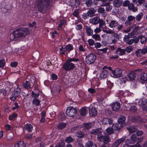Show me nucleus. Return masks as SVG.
Returning a JSON list of instances; mask_svg holds the SVG:
<instances>
[{"label":"nucleus","mask_w":147,"mask_h":147,"mask_svg":"<svg viewBox=\"0 0 147 147\" xmlns=\"http://www.w3.org/2000/svg\"><path fill=\"white\" fill-rule=\"evenodd\" d=\"M52 3V0H37L36 4L38 11L44 13L47 9L50 8Z\"/></svg>","instance_id":"1"},{"label":"nucleus","mask_w":147,"mask_h":147,"mask_svg":"<svg viewBox=\"0 0 147 147\" xmlns=\"http://www.w3.org/2000/svg\"><path fill=\"white\" fill-rule=\"evenodd\" d=\"M29 31L27 28H20L17 29L13 32L14 38L17 40L20 38L24 37L29 34Z\"/></svg>","instance_id":"2"},{"label":"nucleus","mask_w":147,"mask_h":147,"mask_svg":"<svg viewBox=\"0 0 147 147\" xmlns=\"http://www.w3.org/2000/svg\"><path fill=\"white\" fill-rule=\"evenodd\" d=\"M96 59V55L93 53H91L86 56L85 61L88 64H91L93 63Z\"/></svg>","instance_id":"3"},{"label":"nucleus","mask_w":147,"mask_h":147,"mask_svg":"<svg viewBox=\"0 0 147 147\" xmlns=\"http://www.w3.org/2000/svg\"><path fill=\"white\" fill-rule=\"evenodd\" d=\"M11 8L10 5L8 2L6 1H4L1 3V9L2 12H6Z\"/></svg>","instance_id":"4"},{"label":"nucleus","mask_w":147,"mask_h":147,"mask_svg":"<svg viewBox=\"0 0 147 147\" xmlns=\"http://www.w3.org/2000/svg\"><path fill=\"white\" fill-rule=\"evenodd\" d=\"M77 113V110L76 108H74L72 107H68L66 111V115L70 117H73Z\"/></svg>","instance_id":"5"},{"label":"nucleus","mask_w":147,"mask_h":147,"mask_svg":"<svg viewBox=\"0 0 147 147\" xmlns=\"http://www.w3.org/2000/svg\"><path fill=\"white\" fill-rule=\"evenodd\" d=\"M21 89L17 87L14 89V91L12 92L11 96L10 97V99L12 101L16 100V98L18 97L21 93Z\"/></svg>","instance_id":"6"},{"label":"nucleus","mask_w":147,"mask_h":147,"mask_svg":"<svg viewBox=\"0 0 147 147\" xmlns=\"http://www.w3.org/2000/svg\"><path fill=\"white\" fill-rule=\"evenodd\" d=\"M63 68L65 71H70L75 68L74 64L67 60L63 64Z\"/></svg>","instance_id":"7"},{"label":"nucleus","mask_w":147,"mask_h":147,"mask_svg":"<svg viewBox=\"0 0 147 147\" xmlns=\"http://www.w3.org/2000/svg\"><path fill=\"white\" fill-rule=\"evenodd\" d=\"M126 138V136H124L121 138L116 140L110 147H118L120 144L124 142Z\"/></svg>","instance_id":"8"},{"label":"nucleus","mask_w":147,"mask_h":147,"mask_svg":"<svg viewBox=\"0 0 147 147\" xmlns=\"http://www.w3.org/2000/svg\"><path fill=\"white\" fill-rule=\"evenodd\" d=\"M112 73L113 77L115 78H117L120 77L122 73V71L118 68L116 69L115 70L112 71Z\"/></svg>","instance_id":"9"},{"label":"nucleus","mask_w":147,"mask_h":147,"mask_svg":"<svg viewBox=\"0 0 147 147\" xmlns=\"http://www.w3.org/2000/svg\"><path fill=\"white\" fill-rule=\"evenodd\" d=\"M135 17L132 15L129 16L127 18V20L125 23L126 26H128L131 24L133 21H134Z\"/></svg>","instance_id":"10"},{"label":"nucleus","mask_w":147,"mask_h":147,"mask_svg":"<svg viewBox=\"0 0 147 147\" xmlns=\"http://www.w3.org/2000/svg\"><path fill=\"white\" fill-rule=\"evenodd\" d=\"M137 139L136 136L133 134L131 135L129 139L127 140V141L129 144H134L136 142Z\"/></svg>","instance_id":"11"},{"label":"nucleus","mask_w":147,"mask_h":147,"mask_svg":"<svg viewBox=\"0 0 147 147\" xmlns=\"http://www.w3.org/2000/svg\"><path fill=\"white\" fill-rule=\"evenodd\" d=\"M108 74L109 73L107 71L104 70V71H102L100 74L98 78L99 80L102 79H104L107 77Z\"/></svg>","instance_id":"12"},{"label":"nucleus","mask_w":147,"mask_h":147,"mask_svg":"<svg viewBox=\"0 0 147 147\" xmlns=\"http://www.w3.org/2000/svg\"><path fill=\"white\" fill-rule=\"evenodd\" d=\"M80 3L79 0H70L69 5L74 8H76Z\"/></svg>","instance_id":"13"},{"label":"nucleus","mask_w":147,"mask_h":147,"mask_svg":"<svg viewBox=\"0 0 147 147\" xmlns=\"http://www.w3.org/2000/svg\"><path fill=\"white\" fill-rule=\"evenodd\" d=\"M123 2V0H114L113 2V6L115 7L118 8L122 5Z\"/></svg>","instance_id":"14"},{"label":"nucleus","mask_w":147,"mask_h":147,"mask_svg":"<svg viewBox=\"0 0 147 147\" xmlns=\"http://www.w3.org/2000/svg\"><path fill=\"white\" fill-rule=\"evenodd\" d=\"M89 113L90 115L92 117H95L97 114V111L96 108L92 107L89 109Z\"/></svg>","instance_id":"15"},{"label":"nucleus","mask_w":147,"mask_h":147,"mask_svg":"<svg viewBox=\"0 0 147 147\" xmlns=\"http://www.w3.org/2000/svg\"><path fill=\"white\" fill-rule=\"evenodd\" d=\"M112 108L113 111H118L120 109V104L118 102H114L112 105Z\"/></svg>","instance_id":"16"},{"label":"nucleus","mask_w":147,"mask_h":147,"mask_svg":"<svg viewBox=\"0 0 147 147\" xmlns=\"http://www.w3.org/2000/svg\"><path fill=\"white\" fill-rule=\"evenodd\" d=\"M100 19L99 17H94L90 20V23L94 25L97 24L99 22Z\"/></svg>","instance_id":"17"},{"label":"nucleus","mask_w":147,"mask_h":147,"mask_svg":"<svg viewBox=\"0 0 147 147\" xmlns=\"http://www.w3.org/2000/svg\"><path fill=\"white\" fill-rule=\"evenodd\" d=\"M119 24L118 22L114 20L110 21L109 23V26L111 28H114L117 27Z\"/></svg>","instance_id":"18"},{"label":"nucleus","mask_w":147,"mask_h":147,"mask_svg":"<svg viewBox=\"0 0 147 147\" xmlns=\"http://www.w3.org/2000/svg\"><path fill=\"white\" fill-rule=\"evenodd\" d=\"M85 29L86 34L88 36H91L93 35V31L90 26H86Z\"/></svg>","instance_id":"19"},{"label":"nucleus","mask_w":147,"mask_h":147,"mask_svg":"<svg viewBox=\"0 0 147 147\" xmlns=\"http://www.w3.org/2000/svg\"><path fill=\"white\" fill-rule=\"evenodd\" d=\"M102 124L104 125H106L107 124L110 125L112 124L113 121L111 119L107 118H104L102 120Z\"/></svg>","instance_id":"20"},{"label":"nucleus","mask_w":147,"mask_h":147,"mask_svg":"<svg viewBox=\"0 0 147 147\" xmlns=\"http://www.w3.org/2000/svg\"><path fill=\"white\" fill-rule=\"evenodd\" d=\"M128 9L130 11H132L133 12H136L138 11V8L136 7H135L134 5L131 3H130L128 7Z\"/></svg>","instance_id":"21"},{"label":"nucleus","mask_w":147,"mask_h":147,"mask_svg":"<svg viewBox=\"0 0 147 147\" xmlns=\"http://www.w3.org/2000/svg\"><path fill=\"white\" fill-rule=\"evenodd\" d=\"M127 129L129 131L130 133H134L136 132L138 130L137 127L136 126H131L127 128Z\"/></svg>","instance_id":"22"},{"label":"nucleus","mask_w":147,"mask_h":147,"mask_svg":"<svg viewBox=\"0 0 147 147\" xmlns=\"http://www.w3.org/2000/svg\"><path fill=\"white\" fill-rule=\"evenodd\" d=\"M136 76V74L134 72L131 71L127 75V78L129 80H134Z\"/></svg>","instance_id":"23"},{"label":"nucleus","mask_w":147,"mask_h":147,"mask_svg":"<svg viewBox=\"0 0 147 147\" xmlns=\"http://www.w3.org/2000/svg\"><path fill=\"white\" fill-rule=\"evenodd\" d=\"M140 79L144 81H146L147 80V72H143L141 74L140 76Z\"/></svg>","instance_id":"24"},{"label":"nucleus","mask_w":147,"mask_h":147,"mask_svg":"<svg viewBox=\"0 0 147 147\" xmlns=\"http://www.w3.org/2000/svg\"><path fill=\"white\" fill-rule=\"evenodd\" d=\"M90 133L94 135H97L98 136L100 134L102 133L101 129L100 128L93 129L90 131Z\"/></svg>","instance_id":"25"},{"label":"nucleus","mask_w":147,"mask_h":147,"mask_svg":"<svg viewBox=\"0 0 147 147\" xmlns=\"http://www.w3.org/2000/svg\"><path fill=\"white\" fill-rule=\"evenodd\" d=\"M106 6V10L107 11L111 10L112 9V6L110 5L109 2L102 3L101 5V6Z\"/></svg>","instance_id":"26"},{"label":"nucleus","mask_w":147,"mask_h":147,"mask_svg":"<svg viewBox=\"0 0 147 147\" xmlns=\"http://www.w3.org/2000/svg\"><path fill=\"white\" fill-rule=\"evenodd\" d=\"M33 86V84L32 85L30 82L29 81H26L24 83L23 87L24 88L27 89H29L31 87Z\"/></svg>","instance_id":"27"},{"label":"nucleus","mask_w":147,"mask_h":147,"mask_svg":"<svg viewBox=\"0 0 147 147\" xmlns=\"http://www.w3.org/2000/svg\"><path fill=\"white\" fill-rule=\"evenodd\" d=\"M14 147H26V144L23 141L17 142L14 145Z\"/></svg>","instance_id":"28"},{"label":"nucleus","mask_w":147,"mask_h":147,"mask_svg":"<svg viewBox=\"0 0 147 147\" xmlns=\"http://www.w3.org/2000/svg\"><path fill=\"white\" fill-rule=\"evenodd\" d=\"M125 49H121L120 48H118L116 50V53L118 54L119 55L122 56L125 53Z\"/></svg>","instance_id":"29"},{"label":"nucleus","mask_w":147,"mask_h":147,"mask_svg":"<svg viewBox=\"0 0 147 147\" xmlns=\"http://www.w3.org/2000/svg\"><path fill=\"white\" fill-rule=\"evenodd\" d=\"M96 10L93 8H91L87 12V14L88 16L90 17H92L94 16V14Z\"/></svg>","instance_id":"30"},{"label":"nucleus","mask_w":147,"mask_h":147,"mask_svg":"<svg viewBox=\"0 0 147 147\" xmlns=\"http://www.w3.org/2000/svg\"><path fill=\"white\" fill-rule=\"evenodd\" d=\"M99 27L101 28L105 29V28H107L106 26V23L103 20L100 19L99 21Z\"/></svg>","instance_id":"31"},{"label":"nucleus","mask_w":147,"mask_h":147,"mask_svg":"<svg viewBox=\"0 0 147 147\" xmlns=\"http://www.w3.org/2000/svg\"><path fill=\"white\" fill-rule=\"evenodd\" d=\"M139 104L141 106H142L143 105L146 104L147 101L146 99L145 98H142L140 99L138 101Z\"/></svg>","instance_id":"32"},{"label":"nucleus","mask_w":147,"mask_h":147,"mask_svg":"<svg viewBox=\"0 0 147 147\" xmlns=\"http://www.w3.org/2000/svg\"><path fill=\"white\" fill-rule=\"evenodd\" d=\"M86 147H97L96 145L92 141L88 142L86 145Z\"/></svg>","instance_id":"33"},{"label":"nucleus","mask_w":147,"mask_h":147,"mask_svg":"<svg viewBox=\"0 0 147 147\" xmlns=\"http://www.w3.org/2000/svg\"><path fill=\"white\" fill-rule=\"evenodd\" d=\"M126 120L125 117L124 116H121L118 119V122L119 124L121 125V124L124 125V123Z\"/></svg>","instance_id":"34"},{"label":"nucleus","mask_w":147,"mask_h":147,"mask_svg":"<svg viewBox=\"0 0 147 147\" xmlns=\"http://www.w3.org/2000/svg\"><path fill=\"white\" fill-rule=\"evenodd\" d=\"M132 122H139L142 121V119L140 116L133 117L131 119Z\"/></svg>","instance_id":"35"},{"label":"nucleus","mask_w":147,"mask_h":147,"mask_svg":"<svg viewBox=\"0 0 147 147\" xmlns=\"http://www.w3.org/2000/svg\"><path fill=\"white\" fill-rule=\"evenodd\" d=\"M87 112L88 110L86 108L83 107L80 109V114L81 115L84 116L86 115Z\"/></svg>","instance_id":"36"},{"label":"nucleus","mask_w":147,"mask_h":147,"mask_svg":"<svg viewBox=\"0 0 147 147\" xmlns=\"http://www.w3.org/2000/svg\"><path fill=\"white\" fill-rule=\"evenodd\" d=\"M143 51L142 49H138L136 51L135 54L138 57H140L144 54L142 52Z\"/></svg>","instance_id":"37"},{"label":"nucleus","mask_w":147,"mask_h":147,"mask_svg":"<svg viewBox=\"0 0 147 147\" xmlns=\"http://www.w3.org/2000/svg\"><path fill=\"white\" fill-rule=\"evenodd\" d=\"M76 136L78 138H82L84 137L85 134L82 131H78L76 132Z\"/></svg>","instance_id":"38"},{"label":"nucleus","mask_w":147,"mask_h":147,"mask_svg":"<svg viewBox=\"0 0 147 147\" xmlns=\"http://www.w3.org/2000/svg\"><path fill=\"white\" fill-rule=\"evenodd\" d=\"M143 15V13L142 12L139 13L135 17L136 21H140L142 19Z\"/></svg>","instance_id":"39"},{"label":"nucleus","mask_w":147,"mask_h":147,"mask_svg":"<svg viewBox=\"0 0 147 147\" xmlns=\"http://www.w3.org/2000/svg\"><path fill=\"white\" fill-rule=\"evenodd\" d=\"M32 104L36 106H39L40 104V101L38 99L34 98L32 101Z\"/></svg>","instance_id":"40"},{"label":"nucleus","mask_w":147,"mask_h":147,"mask_svg":"<svg viewBox=\"0 0 147 147\" xmlns=\"http://www.w3.org/2000/svg\"><path fill=\"white\" fill-rule=\"evenodd\" d=\"M84 125V128L86 129H90L92 126V124L89 123H84L83 124Z\"/></svg>","instance_id":"41"},{"label":"nucleus","mask_w":147,"mask_h":147,"mask_svg":"<svg viewBox=\"0 0 147 147\" xmlns=\"http://www.w3.org/2000/svg\"><path fill=\"white\" fill-rule=\"evenodd\" d=\"M25 128L26 129L28 130L29 131H31L32 129V126L30 124H27L25 125Z\"/></svg>","instance_id":"42"},{"label":"nucleus","mask_w":147,"mask_h":147,"mask_svg":"<svg viewBox=\"0 0 147 147\" xmlns=\"http://www.w3.org/2000/svg\"><path fill=\"white\" fill-rule=\"evenodd\" d=\"M65 141L67 143H70L73 142L74 139L71 137L69 136L67 137L65 140Z\"/></svg>","instance_id":"43"},{"label":"nucleus","mask_w":147,"mask_h":147,"mask_svg":"<svg viewBox=\"0 0 147 147\" xmlns=\"http://www.w3.org/2000/svg\"><path fill=\"white\" fill-rule=\"evenodd\" d=\"M66 49L67 51L69 52L72 50L74 48L71 44H68L66 46Z\"/></svg>","instance_id":"44"},{"label":"nucleus","mask_w":147,"mask_h":147,"mask_svg":"<svg viewBox=\"0 0 147 147\" xmlns=\"http://www.w3.org/2000/svg\"><path fill=\"white\" fill-rule=\"evenodd\" d=\"M131 37V33H129L128 35H125L124 37L123 40L125 42H126L128 40H129L130 38Z\"/></svg>","instance_id":"45"},{"label":"nucleus","mask_w":147,"mask_h":147,"mask_svg":"<svg viewBox=\"0 0 147 147\" xmlns=\"http://www.w3.org/2000/svg\"><path fill=\"white\" fill-rule=\"evenodd\" d=\"M110 141V140L109 139V137L106 136H104L103 140L102 141L105 144L107 143V142H109Z\"/></svg>","instance_id":"46"},{"label":"nucleus","mask_w":147,"mask_h":147,"mask_svg":"<svg viewBox=\"0 0 147 147\" xmlns=\"http://www.w3.org/2000/svg\"><path fill=\"white\" fill-rule=\"evenodd\" d=\"M112 128L113 130H119L120 129V127H119L118 123L113 124L112 125Z\"/></svg>","instance_id":"47"},{"label":"nucleus","mask_w":147,"mask_h":147,"mask_svg":"<svg viewBox=\"0 0 147 147\" xmlns=\"http://www.w3.org/2000/svg\"><path fill=\"white\" fill-rule=\"evenodd\" d=\"M92 38L95 40H100V38L99 35L96 34L92 35Z\"/></svg>","instance_id":"48"},{"label":"nucleus","mask_w":147,"mask_h":147,"mask_svg":"<svg viewBox=\"0 0 147 147\" xmlns=\"http://www.w3.org/2000/svg\"><path fill=\"white\" fill-rule=\"evenodd\" d=\"M137 107L134 105L131 106L129 110L133 113L136 112L137 111Z\"/></svg>","instance_id":"49"},{"label":"nucleus","mask_w":147,"mask_h":147,"mask_svg":"<svg viewBox=\"0 0 147 147\" xmlns=\"http://www.w3.org/2000/svg\"><path fill=\"white\" fill-rule=\"evenodd\" d=\"M106 132L109 135H111L114 132V130L112 128L109 127L106 129Z\"/></svg>","instance_id":"50"},{"label":"nucleus","mask_w":147,"mask_h":147,"mask_svg":"<svg viewBox=\"0 0 147 147\" xmlns=\"http://www.w3.org/2000/svg\"><path fill=\"white\" fill-rule=\"evenodd\" d=\"M66 125L65 123H61L59 124L57 126L58 128L60 129H62L65 128Z\"/></svg>","instance_id":"51"},{"label":"nucleus","mask_w":147,"mask_h":147,"mask_svg":"<svg viewBox=\"0 0 147 147\" xmlns=\"http://www.w3.org/2000/svg\"><path fill=\"white\" fill-rule=\"evenodd\" d=\"M139 39L140 38V42L142 44H144L146 42V39L145 37L142 36H140Z\"/></svg>","instance_id":"52"},{"label":"nucleus","mask_w":147,"mask_h":147,"mask_svg":"<svg viewBox=\"0 0 147 147\" xmlns=\"http://www.w3.org/2000/svg\"><path fill=\"white\" fill-rule=\"evenodd\" d=\"M66 21L64 20H62L60 21V24L59 25V28H61L64 25Z\"/></svg>","instance_id":"53"},{"label":"nucleus","mask_w":147,"mask_h":147,"mask_svg":"<svg viewBox=\"0 0 147 147\" xmlns=\"http://www.w3.org/2000/svg\"><path fill=\"white\" fill-rule=\"evenodd\" d=\"M130 3V1L128 0H125L123 2V7H126L128 6Z\"/></svg>","instance_id":"54"},{"label":"nucleus","mask_w":147,"mask_h":147,"mask_svg":"<svg viewBox=\"0 0 147 147\" xmlns=\"http://www.w3.org/2000/svg\"><path fill=\"white\" fill-rule=\"evenodd\" d=\"M102 31L104 32L107 34H112L114 33L113 31L111 29H109V30H105V29L103 28Z\"/></svg>","instance_id":"55"},{"label":"nucleus","mask_w":147,"mask_h":147,"mask_svg":"<svg viewBox=\"0 0 147 147\" xmlns=\"http://www.w3.org/2000/svg\"><path fill=\"white\" fill-rule=\"evenodd\" d=\"M103 137H104V136H103L101 133H100L97 136L98 140L99 141H102Z\"/></svg>","instance_id":"56"},{"label":"nucleus","mask_w":147,"mask_h":147,"mask_svg":"<svg viewBox=\"0 0 147 147\" xmlns=\"http://www.w3.org/2000/svg\"><path fill=\"white\" fill-rule=\"evenodd\" d=\"M127 53H129L131 52L133 50V48L131 46H128L125 49Z\"/></svg>","instance_id":"57"},{"label":"nucleus","mask_w":147,"mask_h":147,"mask_svg":"<svg viewBox=\"0 0 147 147\" xmlns=\"http://www.w3.org/2000/svg\"><path fill=\"white\" fill-rule=\"evenodd\" d=\"M39 95V93L36 94L33 91H32V92L31 96L32 97H33L34 98H36L38 97Z\"/></svg>","instance_id":"58"},{"label":"nucleus","mask_w":147,"mask_h":147,"mask_svg":"<svg viewBox=\"0 0 147 147\" xmlns=\"http://www.w3.org/2000/svg\"><path fill=\"white\" fill-rule=\"evenodd\" d=\"M73 15L76 17H78V16L79 15V11L78 9L75 10L73 13Z\"/></svg>","instance_id":"59"},{"label":"nucleus","mask_w":147,"mask_h":147,"mask_svg":"<svg viewBox=\"0 0 147 147\" xmlns=\"http://www.w3.org/2000/svg\"><path fill=\"white\" fill-rule=\"evenodd\" d=\"M68 61L71 62L72 61H75V62H77L79 61V59L75 58H70L68 60H67Z\"/></svg>","instance_id":"60"},{"label":"nucleus","mask_w":147,"mask_h":147,"mask_svg":"<svg viewBox=\"0 0 147 147\" xmlns=\"http://www.w3.org/2000/svg\"><path fill=\"white\" fill-rule=\"evenodd\" d=\"M88 42L90 46H92L94 43V41L92 39H89L88 40Z\"/></svg>","instance_id":"61"},{"label":"nucleus","mask_w":147,"mask_h":147,"mask_svg":"<svg viewBox=\"0 0 147 147\" xmlns=\"http://www.w3.org/2000/svg\"><path fill=\"white\" fill-rule=\"evenodd\" d=\"M92 3V0H88L86 1L85 4L88 7L90 6Z\"/></svg>","instance_id":"62"},{"label":"nucleus","mask_w":147,"mask_h":147,"mask_svg":"<svg viewBox=\"0 0 147 147\" xmlns=\"http://www.w3.org/2000/svg\"><path fill=\"white\" fill-rule=\"evenodd\" d=\"M5 63V61L3 60H0V68L4 67Z\"/></svg>","instance_id":"63"},{"label":"nucleus","mask_w":147,"mask_h":147,"mask_svg":"<svg viewBox=\"0 0 147 147\" xmlns=\"http://www.w3.org/2000/svg\"><path fill=\"white\" fill-rule=\"evenodd\" d=\"M77 142L78 143V146L79 147H84L82 143V141L80 140H78L77 141Z\"/></svg>","instance_id":"64"}]
</instances>
